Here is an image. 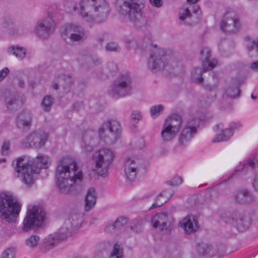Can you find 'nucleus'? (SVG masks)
Here are the masks:
<instances>
[{"label":"nucleus","mask_w":258,"mask_h":258,"mask_svg":"<svg viewBox=\"0 0 258 258\" xmlns=\"http://www.w3.org/2000/svg\"><path fill=\"white\" fill-rule=\"evenodd\" d=\"M7 52L9 54L14 55L18 58L22 60L26 55V50L22 47L13 45L8 48Z\"/></svg>","instance_id":"obj_38"},{"label":"nucleus","mask_w":258,"mask_h":258,"mask_svg":"<svg viewBox=\"0 0 258 258\" xmlns=\"http://www.w3.org/2000/svg\"><path fill=\"white\" fill-rule=\"evenodd\" d=\"M45 214L42 210L37 206H29L27 215L23 221V230L27 232L30 229L35 230L40 227Z\"/></svg>","instance_id":"obj_9"},{"label":"nucleus","mask_w":258,"mask_h":258,"mask_svg":"<svg viewBox=\"0 0 258 258\" xmlns=\"http://www.w3.org/2000/svg\"><path fill=\"white\" fill-rule=\"evenodd\" d=\"M106 50L107 51H119L120 50V47L115 42H112L108 43L105 47Z\"/></svg>","instance_id":"obj_48"},{"label":"nucleus","mask_w":258,"mask_h":258,"mask_svg":"<svg viewBox=\"0 0 258 258\" xmlns=\"http://www.w3.org/2000/svg\"><path fill=\"white\" fill-rule=\"evenodd\" d=\"M10 143L9 141H5L2 147L1 153L3 155H8L10 153Z\"/></svg>","instance_id":"obj_49"},{"label":"nucleus","mask_w":258,"mask_h":258,"mask_svg":"<svg viewBox=\"0 0 258 258\" xmlns=\"http://www.w3.org/2000/svg\"><path fill=\"white\" fill-rule=\"evenodd\" d=\"M115 156L114 151L103 148L94 155L93 160L95 164L97 173L103 177L108 175V171L111 166Z\"/></svg>","instance_id":"obj_6"},{"label":"nucleus","mask_w":258,"mask_h":258,"mask_svg":"<svg viewBox=\"0 0 258 258\" xmlns=\"http://www.w3.org/2000/svg\"><path fill=\"white\" fill-rule=\"evenodd\" d=\"M55 23L50 15L37 23L35 31L37 35L43 39L48 38L55 29Z\"/></svg>","instance_id":"obj_16"},{"label":"nucleus","mask_w":258,"mask_h":258,"mask_svg":"<svg viewBox=\"0 0 258 258\" xmlns=\"http://www.w3.org/2000/svg\"><path fill=\"white\" fill-rule=\"evenodd\" d=\"M217 88V85L216 84L213 85H207L206 86V89L209 91H215Z\"/></svg>","instance_id":"obj_60"},{"label":"nucleus","mask_w":258,"mask_h":258,"mask_svg":"<svg viewBox=\"0 0 258 258\" xmlns=\"http://www.w3.org/2000/svg\"><path fill=\"white\" fill-rule=\"evenodd\" d=\"M123 250L120 244L116 242L113 246L109 258H123Z\"/></svg>","instance_id":"obj_42"},{"label":"nucleus","mask_w":258,"mask_h":258,"mask_svg":"<svg viewBox=\"0 0 258 258\" xmlns=\"http://www.w3.org/2000/svg\"><path fill=\"white\" fill-rule=\"evenodd\" d=\"M240 22L238 16L232 11H228L223 15L220 24L221 29L227 33H235L240 29Z\"/></svg>","instance_id":"obj_12"},{"label":"nucleus","mask_w":258,"mask_h":258,"mask_svg":"<svg viewBox=\"0 0 258 258\" xmlns=\"http://www.w3.org/2000/svg\"><path fill=\"white\" fill-rule=\"evenodd\" d=\"M151 223L153 227L159 228L161 231H169L171 228V221L165 213L156 214L152 218Z\"/></svg>","instance_id":"obj_20"},{"label":"nucleus","mask_w":258,"mask_h":258,"mask_svg":"<svg viewBox=\"0 0 258 258\" xmlns=\"http://www.w3.org/2000/svg\"><path fill=\"white\" fill-rule=\"evenodd\" d=\"M168 64V61L165 50L156 49L152 51L147 62L149 69L159 71Z\"/></svg>","instance_id":"obj_14"},{"label":"nucleus","mask_w":258,"mask_h":258,"mask_svg":"<svg viewBox=\"0 0 258 258\" xmlns=\"http://www.w3.org/2000/svg\"><path fill=\"white\" fill-rule=\"evenodd\" d=\"M233 135V132L230 129H221L220 133L217 134L216 137L213 139L212 142L217 143L226 141L228 140Z\"/></svg>","instance_id":"obj_39"},{"label":"nucleus","mask_w":258,"mask_h":258,"mask_svg":"<svg viewBox=\"0 0 258 258\" xmlns=\"http://www.w3.org/2000/svg\"><path fill=\"white\" fill-rule=\"evenodd\" d=\"M149 2L152 6L157 8L161 7L164 4L163 0H149Z\"/></svg>","instance_id":"obj_54"},{"label":"nucleus","mask_w":258,"mask_h":258,"mask_svg":"<svg viewBox=\"0 0 258 258\" xmlns=\"http://www.w3.org/2000/svg\"><path fill=\"white\" fill-rule=\"evenodd\" d=\"M97 221V218L93 217L90 220V225L94 224Z\"/></svg>","instance_id":"obj_64"},{"label":"nucleus","mask_w":258,"mask_h":258,"mask_svg":"<svg viewBox=\"0 0 258 258\" xmlns=\"http://www.w3.org/2000/svg\"><path fill=\"white\" fill-rule=\"evenodd\" d=\"M191 13L189 10L186 8L184 12L180 15L179 19L181 21H184L187 17H190Z\"/></svg>","instance_id":"obj_53"},{"label":"nucleus","mask_w":258,"mask_h":258,"mask_svg":"<svg viewBox=\"0 0 258 258\" xmlns=\"http://www.w3.org/2000/svg\"><path fill=\"white\" fill-rule=\"evenodd\" d=\"M234 198L236 203L238 204H247L254 201V197L246 189H243L236 192Z\"/></svg>","instance_id":"obj_28"},{"label":"nucleus","mask_w":258,"mask_h":258,"mask_svg":"<svg viewBox=\"0 0 258 258\" xmlns=\"http://www.w3.org/2000/svg\"><path fill=\"white\" fill-rule=\"evenodd\" d=\"M15 250L14 248H8L2 253V258H14Z\"/></svg>","instance_id":"obj_47"},{"label":"nucleus","mask_w":258,"mask_h":258,"mask_svg":"<svg viewBox=\"0 0 258 258\" xmlns=\"http://www.w3.org/2000/svg\"><path fill=\"white\" fill-rule=\"evenodd\" d=\"M241 126V124L239 122H232L227 129H230L233 132V130L238 129Z\"/></svg>","instance_id":"obj_57"},{"label":"nucleus","mask_w":258,"mask_h":258,"mask_svg":"<svg viewBox=\"0 0 258 258\" xmlns=\"http://www.w3.org/2000/svg\"><path fill=\"white\" fill-rule=\"evenodd\" d=\"M55 177L60 192L68 193L75 189L83 181V173L77 163L71 157H65L57 162Z\"/></svg>","instance_id":"obj_1"},{"label":"nucleus","mask_w":258,"mask_h":258,"mask_svg":"<svg viewBox=\"0 0 258 258\" xmlns=\"http://www.w3.org/2000/svg\"><path fill=\"white\" fill-rule=\"evenodd\" d=\"M10 70L9 69L6 67L0 71V82L3 80L9 74Z\"/></svg>","instance_id":"obj_55"},{"label":"nucleus","mask_w":258,"mask_h":258,"mask_svg":"<svg viewBox=\"0 0 258 258\" xmlns=\"http://www.w3.org/2000/svg\"><path fill=\"white\" fill-rule=\"evenodd\" d=\"M40 237L38 236L33 235L26 239V243L28 247L34 248L37 246Z\"/></svg>","instance_id":"obj_45"},{"label":"nucleus","mask_w":258,"mask_h":258,"mask_svg":"<svg viewBox=\"0 0 258 258\" xmlns=\"http://www.w3.org/2000/svg\"><path fill=\"white\" fill-rule=\"evenodd\" d=\"M168 194V195H166V197H163L162 194H159L156 197L154 200V202L149 208V210H152L154 208L161 207L165 204L172 197L174 192H171Z\"/></svg>","instance_id":"obj_40"},{"label":"nucleus","mask_w":258,"mask_h":258,"mask_svg":"<svg viewBox=\"0 0 258 258\" xmlns=\"http://www.w3.org/2000/svg\"><path fill=\"white\" fill-rule=\"evenodd\" d=\"M82 106V104L81 102H76L72 106V110L77 111H78Z\"/></svg>","instance_id":"obj_59"},{"label":"nucleus","mask_w":258,"mask_h":258,"mask_svg":"<svg viewBox=\"0 0 258 258\" xmlns=\"http://www.w3.org/2000/svg\"><path fill=\"white\" fill-rule=\"evenodd\" d=\"M97 194L93 187L89 188L86 193L85 198L84 210L86 212L91 210L96 203Z\"/></svg>","instance_id":"obj_25"},{"label":"nucleus","mask_w":258,"mask_h":258,"mask_svg":"<svg viewBox=\"0 0 258 258\" xmlns=\"http://www.w3.org/2000/svg\"><path fill=\"white\" fill-rule=\"evenodd\" d=\"M174 192L171 189H166L165 190H163L162 192H161L160 194H162L163 195V197H166L167 196L166 195H168V193L169 192Z\"/></svg>","instance_id":"obj_61"},{"label":"nucleus","mask_w":258,"mask_h":258,"mask_svg":"<svg viewBox=\"0 0 258 258\" xmlns=\"http://www.w3.org/2000/svg\"><path fill=\"white\" fill-rule=\"evenodd\" d=\"M252 187L254 191L258 194V172L255 173L253 176Z\"/></svg>","instance_id":"obj_52"},{"label":"nucleus","mask_w":258,"mask_h":258,"mask_svg":"<svg viewBox=\"0 0 258 258\" xmlns=\"http://www.w3.org/2000/svg\"><path fill=\"white\" fill-rule=\"evenodd\" d=\"M130 47H134L136 46L137 47L140 48L141 49H144L145 48L150 46L152 44V37L150 35H146L145 36L142 40L141 43L138 42L137 43V42L135 40H130L127 42Z\"/></svg>","instance_id":"obj_35"},{"label":"nucleus","mask_w":258,"mask_h":258,"mask_svg":"<svg viewBox=\"0 0 258 258\" xmlns=\"http://www.w3.org/2000/svg\"><path fill=\"white\" fill-rule=\"evenodd\" d=\"M131 117L134 121V123L137 122L139 120L141 119V115L140 113L136 111H134L132 112Z\"/></svg>","instance_id":"obj_51"},{"label":"nucleus","mask_w":258,"mask_h":258,"mask_svg":"<svg viewBox=\"0 0 258 258\" xmlns=\"http://www.w3.org/2000/svg\"><path fill=\"white\" fill-rule=\"evenodd\" d=\"M257 166L258 154H256L253 155L248 159H247L246 161H245L243 163L241 167H236L235 170V172L230 176H229L227 179H225V181L230 180V179L234 177L237 172H240L241 170L247 172L250 169H253Z\"/></svg>","instance_id":"obj_23"},{"label":"nucleus","mask_w":258,"mask_h":258,"mask_svg":"<svg viewBox=\"0 0 258 258\" xmlns=\"http://www.w3.org/2000/svg\"><path fill=\"white\" fill-rule=\"evenodd\" d=\"M245 40L247 41L246 46L249 56L251 58H258V41L251 40L249 36L245 37Z\"/></svg>","instance_id":"obj_31"},{"label":"nucleus","mask_w":258,"mask_h":258,"mask_svg":"<svg viewBox=\"0 0 258 258\" xmlns=\"http://www.w3.org/2000/svg\"><path fill=\"white\" fill-rule=\"evenodd\" d=\"M101 127V132L102 133V130H107L108 131H111V132L121 135V125L119 121L116 120H107L104 122Z\"/></svg>","instance_id":"obj_29"},{"label":"nucleus","mask_w":258,"mask_h":258,"mask_svg":"<svg viewBox=\"0 0 258 258\" xmlns=\"http://www.w3.org/2000/svg\"><path fill=\"white\" fill-rule=\"evenodd\" d=\"M83 221V215L81 213L73 212L66 220L60 231L70 236L76 232Z\"/></svg>","instance_id":"obj_15"},{"label":"nucleus","mask_w":258,"mask_h":258,"mask_svg":"<svg viewBox=\"0 0 258 258\" xmlns=\"http://www.w3.org/2000/svg\"><path fill=\"white\" fill-rule=\"evenodd\" d=\"M168 182L170 185L173 186H176L179 185L182 182V178L180 176H176L173 177Z\"/></svg>","instance_id":"obj_50"},{"label":"nucleus","mask_w":258,"mask_h":258,"mask_svg":"<svg viewBox=\"0 0 258 258\" xmlns=\"http://www.w3.org/2000/svg\"><path fill=\"white\" fill-rule=\"evenodd\" d=\"M107 69L111 72H115L117 69L116 65L112 62H110L107 64Z\"/></svg>","instance_id":"obj_58"},{"label":"nucleus","mask_w":258,"mask_h":258,"mask_svg":"<svg viewBox=\"0 0 258 258\" xmlns=\"http://www.w3.org/2000/svg\"><path fill=\"white\" fill-rule=\"evenodd\" d=\"M74 83V79L69 75H62L55 78L52 82V87L58 90L59 86L61 87L64 93L68 92Z\"/></svg>","instance_id":"obj_22"},{"label":"nucleus","mask_w":258,"mask_h":258,"mask_svg":"<svg viewBox=\"0 0 258 258\" xmlns=\"http://www.w3.org/2000/svg\"><path fill=\"white\" fill-rule=\"evenodd\" d=\"M4 100L7 108L10 110H16L23 104L24 97L21 93L7 90L4 92Z\"/></svg>","instance_id":"obj_18"},{"label":"nucleus","mask_w":258,"mask_h":258,"mask_svg":"<svg viewBox=\"0 0 258 258\" xmlns=\"http://www.w3.org/2000/svg\"><path fill=\"white\" fill-rule=\"evenodd\" d=\"M164 124L178 132L182 124L181 117L179 114H173L165 120Z\"/></svg>","instance_id":"obj_32"},{"label":"nucleus","mask_w":258,"mask_h":258,"mask_svg":"<svg viewBox=\"0 0 258 258\" xmlns=\"http://www.w3.org/2000/svg\"><path fill=\"white\" fill-rule=\"evenodd\" d=\"M102 132V133L101 132L100 127L98 133L99 137L101 140L108 145H111L115 143L120 136L118 134L112 133L107 130H103Z\"/></svg>","instance_id":"obj_27"},{"label":"nucleus","mask_w":258,"mask_h":258,"mask_svg":"<svg viewBox=\"0 0 258 258\" xmlns=\"http://www.w3.org/2000/svg\"><path fill=\"white\" fill-rule=\"evenodd\" d=\"M79 8L75 6L80 16L85 21L101 23L107 19L110 9L107 4L102 0H80Z\"/></svg>","instance_id":"obj_3"},{"label":"nucleus","mask_w":258,"mask_h":258,"mask_svg":"<svg viewBox=\"0 0 258 258\" xmlns=\"http://www.w3.org/2000/svg\"><path fill=\"white\" fill-rule=\"evenodd\" d=\"M141 166L139 160L135 156L126 157L124 160V172L128 181L133 180Z\"/></svg>","instance_id":"obj_19"},{"label":"nucleus","mask_w":258,"mask_h":258,"mask_svg":"<svg viewBox=\"0 0 258 258\" xmlns=\"http://www.w3.org/2000/svg\"><path fill=\"white\" fill-rule=\"evenodd\" d=\"M181 224L185 233L188 234L196 232L199 227L198 220L193 215L188 216L183 219Z\"/></svg>","instance_id":"obj_24"},{"label":"nucleus","mask_w":258,"mask_h":258,"mask_svg":"<svg viewBox=\"0 0 258 258\" xmlns=\"http://www.w3.org/2000/svg\"><path fill=\"white\" fill-rule=\"evenodd\" d=\"M128 219L126 217L120 216L111 224L106 228V231L111 232L112 230L119 229L124 227L128 222Z\"/></svg>","instance_id":"obj_36"},{"label":"nucleus","mask_w":258,"mask_h":258,"mask_svg":"<svg viewBox=\"0 0 258 258\" xmlns=\"http://www.w3.org/2000/svg\"><path fill=\"white\" fill-rule=\"evenodd\" d=\"M222 127H223V125L221 124H218L216 125L213 128H214V131H217V130L222 128Z\"/></svg>","instance_id":"obj_63"},{"label":"nucleus","mask_w":258,"mask_h":258,"mask_svg":"<svg viewBox=\"0 0 258 258\" xmlns=\"http://www.w3.org/2000/svg\"><path fill=\"white\" fill-rule=\"evenodd\" d=\"M220 218L225 223L235 225L240 231L247 229L250 225V218L237 211L222 212Z\"/></svg>","instance_id":"obj_11"},{"label":"nucleus","mask_w":258,"mask_h":258,"mask_svg":"<svg viewBox=\"0 0 258 258\" xmlns=\"http://www.w3.org/2000/svg\"><path fill=\"white\" fill-rule=\"evenodd\" d=\"M1 27L3 31L7 32L10 35H14L15 33L16 29L14 27V22L11 18H4Z\"/></svg>","instance_id":"obj_37"},{"label":"nucleus","mask_w":258,"mask_h":258,"mask_svg":"<svg viewBox=\"0 0 258 258\" xmlns=\"http://www.w3.org/2000/svg\"><path fill=\"white\" fill-rule=\"evenodd\" d=\"M197 127L195 125L187 122L180 131L178 135L177 145L184 149L187 146L197 133Z\"/></svg>","instance_id":"obj_17"},{"label":"nucleus","mask_w":258,"mask_h":258,"mask_svg":"<svg viewBox=\"0 0 258 258\" xmlns=\"http://www.w3.org/2000/svg\"><path fill=\"white\" fill-rule=\"evenodd\" d=\"M68 237L65 233L60 231V232L50 234L45 238L46 245L53 246L58 243L60 241L63 240Z\"/></svg>","instance_id":"obj_34"},{"label":"nucleus","mask_w":258,"mask_h":258,"mask_svg":"<svg viewBox=\"0 0 258 258\" xmlns=\"http://www.w3.org/2000/svg\"><path fill=\"white\" fill-rule=\"evenodd\" d=\"M18 85L20 88H23L25 86L24 81L22 80H19L18 82Z\"/></svg>","instance_id":"obj_62"},{"label":"nucleus","mask_w":258,"mask_h":258,"mask_svg":"<svg viewBox=\"0 0 258 258\" xmlns=\"http://www.w3.org/2000/svg\"><path fill=\"white\" fill-rule=\"evenodd\" d=\"M132 90L131 77L127 74L120 76L113 83L109 94L113 97H125L131 94Z\"/></svg>","instance_id":"obj_8"},{"label":"nucleus","mask_w":258,"mask_h":258,"mask_svg":"<svg viewBox=\"0 0 258 258\" xmlns=\"http://www.w3.org/2000/svg\"><path fill=\"white\" fill-rule=\"evenodd\" d=\"M143 219L140 218L132 220L130 224V229L136 233H140L143 230Z\"/></svg>","instance_id":"obj_43"},{"label":"nucleus","mask_w":258,"mask_h":258,"mask_svg":"<svg viewBox=\"0 0 258 258\" xmlns=\"http://www.w3.org/2000/svg\"><path fill=\"white\" fill-rule=\"evenodd\" d=\"M200 54L201 59L203 61V68H196L191 72L192 81L198 84H201L203 82L202 74L207 71L212 70L217 63L215 59H210L211 50L209 48H203L200 51Z\"/></svg>","instance_id":"obj_7"},{"label":"nucleus","mask_w":258,"mask_h":258,"mask_svg":"<svg viewBox=\"0 0 258 258\" xmlns=\"http://www.w3.org/2000/svg\"><path fill=\"white\" fill-rule=\"evenodd\" d=\"M95 137V134L93 132L88 131L84 134L81 143V146L84 152H90L93 150V140Z\"/></svg>","instance_id":"obj_26"},{"label":"nucleus","mask_w":258,"mask_h":258,"mask_svg":"<svg viewBox=\"0 0 258 258\" xmlns=\"http://www.w3.org/2000/svg\"><path fill=\"white\" fill-rule=\"evenodd\" d=\"M164 106L162 105L154 106L150 108V113L152 116L156 117L163 111Z\"/></svg>","instance_id":"obj_46"},{"label":"nucleus","mask_w":258,"mask_h":258,"mask_svg":"<svg viewBox=\"0 0 258 258\" xmlns=\"http://www.w3.org/2000/svg\"><path fill=\"white\" fill-rule=\"evenodd\" d=\"M48 157L44 155H38L35 158L28 156L18 158L13 162L16 176L28 186L34 182V175L38 174L40 170L47 167Z\"/></svg>","instance_id":"obj_2"},{"label":"nucleus","mask_w":258,"mask_h":258,"mask_svg":"<svg viewBox=\"0 0 258 258\" xmlns=\"http://www.w3.org/2000/svg\"><path fill=\"white\" fill-rule=\"evenodd\" d=\"M197 249L200 255L204 256L213 253V248L212 245L204 242L199 243L197 244Z\"/></svg>","instance_id":"obj_41"},{"label":"nucleus","mask_w":258,"mask_h":258,"mask_svg":"<svg viewBox=\"0 0 258 258\" xmlns=\"http://www.w3.org/2000/svg\"><path fill=\"white\" fill-rule=\"evenodd\" d=\"M119 15L135 22L142 17L145 3L144 0H116Z\"/></svg>","instance_id":"obj_5"},{"label":"nucleus","mask_w":258,"mask_h":258,"mask_svg":"<svg viewBox=\"0 0 258 258\" xmlns=\"http://www.w3.org/2000/svg\"><path fill=\"white\" fill-rule=\"evenodd\" d=\"M61 36L68 44H73L75 42H82L86 38L84 28L74 24H68L62 27Z\"/></svg>","instance_id":"obj_10"},{"label":"nucleus","mask_w":258,"mask_h":258,"mask_svg":"<svg viewBox=\"0 0 258 258\" xmlns=\"http://www.w3.org/2000/svg\"><path fill=\"white\" fill-rule=\"evenodd\" d=\"M86 59L88 61H91L94 65H98L101 63V59L98 57H87Z\"/></svg>","instance_id":"obj_56"},{"label":"nucleus","mask_w":258,"mask_h":258,"mask_svg":"<svg viewBox=\"0 0 258 258\" xmlns=\"http://www.w3.org/2000/svg\"><path fill=\"white\" fill-rule=\"evenodd\" d=\"M224 95L230 98H236L240 96V90L238 84L233 82L226 86L224 89Z\"/></svg>","instance_id":"obj_30"},{"label":"nucleus","mask_w":258,"mask_h":258,"mask_svg":"<svg viewBox=\"0 0 258 258\" xmlns=\"http://www.w3.org/2000/svg\"><path fill=\"white\" fill-rule=\"evenodd\" d=\"M32 114L29 110H24L19 113L17 117L16 124L19 130L28 131L31 128Z\"/></svg>","instance_id":"obj_21"},{"label":"nucleus","mask_w":258,"mask_h":258,"mask_svg":"<svg viewBox=\"0 0 258 258\" xmlns=\"http://www.w3.org/2000/svg\"><path fill=\"white\" fill-rule=\"evenodd\" d=\"M53 103V98L50 95L45 96L42 101L41 105L44 111L48 112Z\"/></svg>","instance_id":"obj_44"},{"label":"nucleus","mask_w":258,"mask_h":258,"mask_svg":"<svg viewBox=\"0 0 258 258\" xmlns=\"http://www.w3.org/2000/svg\"><path fill=\"white\" fill-rule=\"evenodd\" d=\"M178 132L165 124H163L161 135L164 142H169L173 140L177 135Z\"/></svg>","instance_id":"obj_33"},{"label":"nucleus","mask_w":258,"mask_h":258,"mask_svg":"<svg viewBox=\"0 0 258 258\" xmlns=\"http://www.w3.org/2000/svg\"><path fill=\"white\" fill-rule=\"evenodd\" d=\"M47 137V134L42 131H34L22 141L21 146L23 148L40 149L45 144Z\"/></svg>","instance_id":"obj_13"},{"label":"nucleus","mask_w":258,"mask_h":258,"mask_svg":"<svg viewBox=\"0 0 258 258\" xmlns=\"http://www.w3.org/2000/svg\"><path fill=\"white\" fill-rule=\"evenodd\" d=\"M22 205L14 196L6 191L0 192V218L8 223L15 222Z\"/></svg>","instance_id":"obj_4"}]
</instances>
